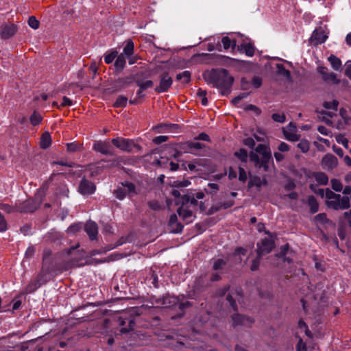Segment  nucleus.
Wrapping results in <instances>:
<instances>
[{
  "label": "nucleus",
  "mask_w": 351,
  "mask_h": 351,
  "mask_svg": "<svg viewBox=\"0 0 351 351\" xmlns=\"http://www.w3.org/2000/svg\"><path fill=\"white\" fill-rule=\"evenodd\" d=\"M203 76L208 84L219 89L223 95L230 93L234 78L226 69L213 70Z\"/></svg>",
  "instance_id": "obj_1"
},
{
  "label": "nucleus",
  "mask_w": 351,
  "mask_h": 351,
  "mask_svg": "<svg viewBox=\"0 0 351 351\" xmlns=\"http://www.w3.org/2000/svg\"><path fill=\"white\" fill-rule=\"evenodd\" d=\"M250 160L256 167L267 171L269 169V162L272 160L271 151L265 145L259 144L255 149V152H251Z\"/></svg>",
  "instance_id": "obj_2"
},
{
  "label": "nucleus",
  "mask_w": 351,
  "mask_h": 351,
  "mask_svg": "<svg viewBox=\"0 0 351 351\" xmlns=\"http://www.w3.org/2000/svg\"><path fill=\"white\" fill-rule=\"evenodd\" d=\"M326 205L335 210H344L350 207V198L348 196L341 197L332 191L327 189L326 191Z\"/></svg>",
  "instance_id": "obj_3"
},
{
  "label": "nucleus",
  "mask_w": 351,
  "mask_h": 351,
  "mask_svg": "<svg viewBox=\"0 0 351 351\" xmlns=\"http://www.w3.org/2000/svg\"><path fill=\"white\" fill-rule=\"evenodd\" d=\"M68 254L71 256V259L62 266L64 270H68L75 267H82L85 265L84 262L85 252L83 250L73 247L69 250Z\"/></svg>",
  "instance_id": "obj_4"
},
{
  "label": "nucleus",
  "mask_w": 351,
  "mask_h": 351,
  "mask_svg": "<svg viewBox=\"0 0 351 351\" xmlns=\"http://www.w3.org/2000/svg\"><path fill=\"white\" fill-rule=\"evenodd\" d=\"M111 142L114 147L126 152H131L133 148L136 146L132 140L122 137L112 138Z\"/></svg>",
  "instance_id": "obj_5"
},
{
  "label": "nucleus",
  "mask_w": 351,
  "mask_h": 351,
  "mask_svg": "<svg viewBox=\"0 0 351 351\" xmlns=\"http://www.w3.org/2000/svg\"><path fill=\"white\" fill-rule=\"evenodd\" d=\"M338 159L332 154H326L321 160V165L324 170L330 171L338 166Z\"/></svg>",
  "instance_id": "obj_6"
},
{
  "label": "nucleus",
  "mask_w": 351,
  "mask_h": 351,
  "mask_svg": "<svg viewBox=\"0 0 351 351\" xmlns=\"http://www.w3.org/2000/svg\"><path fill=\"white\" fill-rule=\"evenodd\" d=\"M93 149L99 152L103 155L106 156H113L114 154V150L108 141H97L93 144Z\"/></svg>",
  "instance_id": "obj_7"
},
{
  "label": "nucleus",
  "mask_w": 351,
  "mask_h": 351,
  "mask_svg": "<svg viewBox=\"0 0 351 351\" xmlns=\"http://www.w3.org/2000/svg\"><path fill=\"white\" fill-rule=\"evenodd\" d=\"M328 38V32L322 27L315 29L311 38L310 42L313 45H318L324 43Z\"/></svg>",
  "instance_id": "obj_8"
},
{
  "label": "nucleus",
  "mask_w": 351,
  "mask_h": 351,
  "mask_svg": "<svg viewBox=\"0 0 351 351\" xmlns=\"http://www.w3.org/2000/svg\"><path fill=\"white\" fill-rule=\"evenodd\" d=\"M95 184L84 178L80 181L77 189L78 192L83 195H92L95 192Z\"/></svg>",
  "instance_id": "obj_9"
},
{
  "label": "nucleus",
  "mask_w": 351,
  "mask_h": 351,
  "mask_svg": "<svg viewBox=\"0 0 351 351\" xmlns=\"http://www.w3.org/2000/svg\"><path fill=\"white\" fill-rule=\"evenodd\" d=\"M317 72L322 75V80L326 83L339 84L340 82V80L337 78V75L332 72H329L328 69L326 66H318Z\"/></svg>",
  "instance_id": "obj_10"
},
{
  "label": "nucleus",
  "mask_w": 351,
  "mask_h": 351,
  "mask_svg": "<svg viewBox=\"0 0 351 351\" xmlns=\"http://www.w3.org/2000/svg\"><path fill=\"white\" fill-rule=\"evenodd\" d=\"M172 83L171 77L167 73H164L160 75L159 86L155 88V90L158 93L166 92L171 86Z\"/></svg>",
  "instance_id": "obj_11"
},
{
  "label": "nucleus",
  "mask_w": 351,
  "mask_h": 351,
  "mask_svg": "<svg viewBox=\"0 0 351 351\" xmlns=\"http://www.w3.org/2000/svg\"><path fill=\"white\" fill-rule=\"evenodd\" d=\"M274 246L273 241L270 239L265 238L263 239L261 243L257 244V254L261 256L266 254L269 253Z\"/></svg>",
  "instance_id": "obj_12"
},
{
  "label": "nucleus",
  "mask_w": 351,
  "mask_h": 351,
  "mask_svg": "<svg viewBox=\"0 0 351 351\" xmlns=\"http://www.w3.org/2000/svg\"><path fill=\"white\" fill-rule=\"evenodd\" d=\"M178 213L187 223L193 221V213L192 209L187 206V203H182V206L178 209Z\"/></svg>",
  "instance_id": "obj_13"
},
{
  "label": "nucleus",
  "mask_w": 351,
  "mask_h": 351,
  "mask_svg": "<svg viewBox=\"0 0 351 351\" xmlns=\"http://www.w3.org/2000/svg\"><path fill=\"white\" fill-rule=\"evenodd\" d=\"M232 326L234 327L239 326H250L254 322V320L252 318L243 316L240 314H235L232 316Z\"/></svg>",
  "instance_id": "obj_14"
},
{
  "label": "nucleus",
  "mask_w": 351,
  "mask_h": 351,
  "mask_svg": "<svg viewBox=\"0 0 351 351\" xmlns=\"http://www.w3.org/2000/svg\"><path fill=\"white\" fill-rule=\"evenodd\" d=\"M284 135L287 140L290 141H297L299 136L297 134V128L295 124L290 123L283 130Z\"/></svg>",
  "instance_id": "obj_15"
},
{
  "label": "nucleus",
  "mask_w": 351,
  "mask_h": 351,
  "mask_svg": "<svg viewBox=\"0 0 351 351\" xmlns=\"http://www.w3.org/2000/svg\"><path fill=\"white\" fill-rule=\"evenodd\" d=\"M204 147V145L198 142L188 141L182 144V149L184 152L190 153L192 154H197L196 151H198Z\"/></svg>",
  "instance_id": "obj_16"
},
{
  "label": "nucleus",
  "mask_w": 351,
  "mask_h": 351,
  "mask_svg": "<svg viewBox=\"0 0 351 351\" xmlns=\"http://www.w3.org/2000/svg\"><path fill=\"white\" fill-rule=\"evenodd\" d=\"M85 231L90 240H95L98 234V227L95 222L88 221L84 227Z\"/></svg>",
  "instance_id": "obj_17"
},
{
  "label": "nucleus",
  "mask_w": 351,
  "mask_h": 351,
  "mask_svg": "<svg viewBox=\"0 0 351 351\" xmlns=\"http://www.w3.org/2000/svg\"><path fill=\"white\" fill-rule=\"evenodd\" d=\"M16 30L14 23H7L2 27L0 32L1 37L6 39L13 36Z\"/></svg>",
  "instance_id": "obj_18"
},
{
  "label": "nucleus",
  "mask_w": 351,
  "mask_h": 351,
  "mask_svg": "<svg viewBox=\"0 0 351 351\" xmlns=\"http://www.w3.org/2000/svg\"><path fill=\"white\" fill-rule=\"evenodd\" d=\"M328 60L334 70L339 71L341 69L342 64L341 60L339 58L335 55H330L328 58Z\"/></svg>",
  "instance_id": "obj_19"
},
{
  "label": "nucleus",
  "mask_w": 351,
  "mask_h": 351,
  "mask_svg": "<svg viewBox=\"0 0 351 351\" xmlns=\"http://www.w3.org/2000/svg\"><path fill=\"white\" fill-rule=\"evenodd\" d=\"M122 186L124 187L125 192L129 197H133L134 195L137 194L135 185L132 182H123Z\"/></svg>",
  "instance_id": "obj_20"
},
{
  "label": "nucleus",
  "mask_w": 351,
  "mask_h": 351,
  "mask_svg": "<svg viewBox=\"0 0 351 351\" xmlns=\"http://www.w3.org/2000/svg\"><path fill=\"white\" fill-rule=\"evenodd\" d=\"M191 72L189 71H184L177 74L176 80L180 81L181 83L186 84L191 81Z\"/></svg>",
  "instance_id": "obj_21"
},
{
  "label": "nucleus",
  "mask_w": 351,
  "mask_h": 351,
  "mask_svg": "<svg viewBox=\"0 0 351 351\" xmlns=\"http://www.w3.org/2000/svg\"><path fill=\"white\" fill-rule=\"evenodd\" d=\"M51 143V138L49 132H45L40 138V146L43 149L49 147Z\"/></svg>",
  "instance_id": "obj_22"
},
{
  "label": "nucleus",
  "mask_w": 351,
  "mask_h": 351,
  "mask_svg": "<svg viewBox=\"0 0 351 351\" xmlns=\"http://www.w3.org/2000/svg\"><path fill=\"white\" fill-rule=\"evenodd\" d=\"M315 181L321 185H326L328 182V178L325 173L318 172L314 174Z\"/></svg>",
  "instance_id": "obj_23"
},
{
  "label": "nucleus",
  "mask_w": 351,
  "mask_h": 351,
  "mask_svg": "<svg viewBox=\"0 0 351 351\" xmlns=\"http://www.w3.org/2000/svg\"><path fill=\"white\" fill-rule=\"evenodd\" d=\"M116 58L117 59L114 62V66L117 70L121 71L126 63L125 56H124V54H120L119 56L117 55Z\"/></svg>",
  "instance_id": "obj_24"
},
{
  "label": "nucleus",
  "mask_w": 351,
  "mask_h": 351,
  "mask_svg": "<svg viewBox=\"0 0 351 351\" xmlns=\"http://www.w3.org/2000/svg\"><path fill=\"white\" fill-rule=\"evenodd\" d=\"M134 53V43L131 40L127 41L126 45L123 49V51L121 54H124V56L129 58Z\"/></svg>",
  "instance_id": "obj_25"
},
{
  "label": "nucleus",
  "mask_w": 351,
  "mask_h": 351,
  "mask_svg": "<svg viewBox=\"0 0 351 351\" xmlns=\"http://www.w3.org/2000/svg\"><path fill=\"white\" fill-rule=\"evenodd\" d=\"M176 299L170 296H165L162 298L158 302L165 308L171 306L176 303Z\"/></svg>",
  "instance_id": "obj_26"
},
{
  "label": "nucleus",
  "mask_w": 351,
  "mask_h": 351,
  "mask_svg": "<svg viewBox=\"0 0 351 351\" xmlns=\"http://www.w3.org/2000/svg\"><path fill=\"white\" fill-rule=\"evenodd\" d=\"M308 204L312 213H315L318 211L319 205L314 196L311 195L308 197Z\"/></svg>",
  "instance_id": "obj_27"
},
{
  "label": "nucleus",
  "mask_w": 351,
  "mask_h": 351,
  "mask_svg": "<svg viewBox=\"0 0 351 351\" xmlns=\"http://www.w3.org/2000/svg\"><path fill=\"white\" fill-rule=\"evenodd\" d=\"M241 50L250 57L254 56L255 52L254 47L251 43H246L241 46Z\"/></svg>",
  "instance_id": "obj_28"
},
{
  "label": "nucleus",
  "mask_w": 351,
  "mask_h": 351,
  "mask_svg": "<svg viewBox=\"0 0 351 351\" xmlns=\"http://www.w3.org/2000/svg\"><path fill=\"white\" fill-rule=\"evenodd\" d=\"M221 43L224 49H233L236 45L234 40H232L228 36L223 37Z\"/></svg>",
  "instance_id": "obj_29"
},
{
  "label": "nucleus",
  "mask_w": 351,
  "mask_h": 351,
  "mask_svg": "<svg viewBox=\"0 0 351 351\" xmlns=\"http://www.w3.org/2000/svg\"><path fill=\"white\" fill-rule=\"evenodd\" d=\"M40 286L39 280L30 282L25 288V293H29L36 290Z\"/></svg>",
  "instance_id": "obj_30"
},
{
  "label": "nucleus",
  "mask_w": 351,
  "mask_h": 351,
  "mask_svg": "<svg viewBox=\"0 0 351 351\" xmlns=\"http://www.w3.org/2000/svg\"><path fill=\"white\" fill-rule=\"evenodd\" d=\"M43 120L42 116L37 112H34L31 115L29 121L32 125H37L41 123Z\"/></svg>",
  "instance_id": "obj_31"
},
{
  "label": "nucleus",
  "mask_w": 351,
  "mask_h": 351,
  "mask_svg": "<svg viewBox=\"0 0 351 351\" xmlns=\"http://www.w3.org/2000/svg\"><path fill=\"white\" fill-rule=\"evenodd\" d=\"M297 147L302 153H306L309 150L310 143L307 140L302 139L298 143Z\"/></svg>",
  "instance_id": "obj_32"
},
{
  "label": "nucleus",
  "mask_w": 351,
  "mask_h": 351,
  "mask_svg": "<svg viewBox=\"0 0 351 351\" xmlns=\"http://www.w3.org/2000/svg\"><path fill=\"white\" fill-rule=\"evenodd\" d=\"M135 82L136 84L139 86V88L143 90H145L148 88H151L154 85V83L152 80H147L146 82H143L139 79H136Z\"/></svg>",
  "instance_id": "obj_33"
},
{
  "label": "nucleus",
  "mask_w": 351,
  "mask_h": 351,
  "mask_svg": "<svg viewBox=\"0 0 351 351\" xmlns=\"http://www.w3.org/2000/svg\"><path fill=\"white\" fill-rule=\"evenodd\" d=\"M128 102V98L125 96L120 95L117 97L116 101L114 104V106L116 108L125 107Z\"/></svg>",
  "instance_id": "obj_34"
},
{
  "label": "nucleus",
  "mask_w": 351,
  "mask_h": 351,
  "mask_svg": "<svg viewBox=\"0 0 351 351\" xmlns=\"http://www.w3.org/2000/svg\"><path fill=\"white\" fill-rule=\"evenodd\" d=\"M277 73L278 74L285 77L286 78H290V72L286 69L283 64H277Z\"/></svg>",
  "instance_id": "obj_35"
},
{
  "label": "nucleus",
  "mask_w": 351,
  "mask_h": 351,
  "mask_svg": "<svg viewBox=\"0 0 351 351\" xmlns=\"http://www.w3.org/2000/svg\"><path fill=\"white\" fill-rule=\"evenodd\" d=\"M114 195L119 200H123L125 195H127L125 190L124 187L122 186V187H119L114 191Z\"/></svg>",
  "instance_id": "obj_36"
},
{
  "label": "nucleus",
  "mask_w": 351,
  "mask_h": 351,
  "mask_svg": "<svg viewBox=\"0 0 351 351\" xmlns=\"http://www.w3.org/2000/svg\"><path fill=\"white\" fill-rule=\"evenodd\" d=\"M234 155L242 162H246L247 160V152L245 149H240Z\"/></svg>",
  "instance_id": "obj_37"
},
{
  "label": "nucleus",
  "mask_w": 351,
  "mask_h": 351,
  "mask_svg": "<svg viewBox=\"0 0 351 351\" xmlns=\"http://www.w3.org/2000/svg\"><path fill=\"white\" fill-rule=\"evenodd\" d=\"M335 139L337 142L341 144L345 148L348 149L349 147L348 140L342 134L336 136Z\"/></svg>",
  "instance_id": "obj_38"
},
{
  "label": "nucleus",
  "mask_w": 351,
  "mask_h": 351,
  "mask_svg": "<svg viewBox=\"0 0 351 351\" xmlns=\"http://www.w3.org/2000/svg\"><path fill=\"white\" fill-rule=\"evenodd\" d=\"M331 186L332 189L335 191L340 192L343 189V186L341 182L337 179H332L331 180Z\"/></svg>",
  "instance_id": "obj_39"
},
{
  "label": "nucleus",
  "mask_w": 351,
  "mask_h": 351,
  "mask_svg": "<svg viewBox=\"0 0 351 351\" xmlns=\"http://www.w3.org/2000/svg\"><path fill=\"white\" fill-rule=\"evenodd\" d=\"M117 51H112L110 53L107 54L104 57V61L106 64H110L112 63L115 58L117 56Z\"/></svg>",
  "instance_id": "obj_40"
},
{
  "label": "nucleus",
  "mask_w": 351,
  "mask_h": 351,
  "mask_svg": "<svg viewBox=\"0 0 351 351\" xmlns=\"http://www.w3.org/2000/svg\"><path fill=\"white\" fill-rule=\"evenodd\" d=\"M82 227V224L81 223L72 224L67 228L66 231L68 233H75L78 232Z\"/></svg>",
  "instance_id": "obj_41"
},
{
  "label": "nucleus",
  "mask_w": 351,
  "mask_h": 351,
  "mask_svg": "<svg viewBox=\"0 0 351 351\" xmlns=\"http://www.w3.org/2000/svg\"><path fill=\"white\" fill-rule=\"evenodd\" d=\"M249 93H241L238 95L237 97L232 99V102L234 105H238L241 100L244 98H246L248 96Z\"/></svg>",
  "instance_id": "obj_42"
},
{
  "label": "nucleus",
  "mask_w": 351,
  "mask_h": 351,
  "mask_svg": "<svg viewBox=\"0 0 351 351\" xmlns=\"http://www.w3.org/2000/svg\"><path fill=\"white\" fill-rule=\"evenodd\" d=\"M339 102L337 100L332 101H325L324 103V107L326 109H336L338 106Z\"/></svg>",
  "instance_id": "obj_43"
},
{
  "label": "nucleus",
  "mask_w": 351,
  "mask_h": 351,
  "mask_svg": "<svg viewBox=\"0 0 351 351\" xmlns=\"http://www.w3.org/2000/svg\"><path fill=\"white\" fill-rule=\"evenodd\" d=\"M271 117L276 122L284 123L285 121V115L284 114L274 113Z\"/></svg>",
  "instance_id": "obj_44"
},
{
  "label": "nucleus",
  "mask_w": 351,
  "mask_h": 351,
  "mask_svg": "<svg viewBox=\"0 0 351 351\" xmlns=\"http://www.w3.org/2000/svg\"><path fill=\"white\" fill-rule=\"evenodd\" d=\"M298 327L301 331L304 330L306 336L311 337L310 330L308 329L306 324L304 322L300 320L298 323Z\"/></svg>",
  "instance_id": "obj_45"
},
{
  "label": "nucleus",
  "mask_w": 351,
  "mask_h": 351,
  "mask_svg": "<svg viewBox=\"0 0 351 351\" xmlns=\"http://www.w3.org/2000/svg\"><path fill=\"white\" fill-rule=\"evenodd\" d=\"M66 147L68 152H75L80 148V145L76 143H69L66 144Z\"/></svg>",
  "instance_id": "obj_46"
},
{
  "label": "nucleus",
  "mask_w": 351,
  "mask_h": 351,
  "mask_svg": "<svg viewBox=\"0 0 351 351\" xmlns=\"http://www.w3.org/2000/svg\"><path fill=\"white\" fill-rule=\"evenodd\" d=\"M219 190V186L215 183L208 184V189H206L207 193H216Z\"/></svg>",
  "instance_id": "obj_47"
},
{
  "label": "nucleus",
  "mask_w": 351,
  "mask_h": 351,
  "mask_svg": "<svg viewBox=\"0 0 351 351\" xmlns=\"http://www.w3.org/2000/svg\"><path fill=\"white\" fill-rule=\"evenodd\" d=\"M226 264L225 261L223 259H217L215 261L213 264V269L218 270L223 267V266Z\"/></svg>",
  "instance_id": "obj_48"
},
{
  "label": "nucleus",
  "mask_w": 351,
  "mask_h": 351,
  "mask_svg": "<svg viewBox=\"0 0 351 351\" xmlns=\"http://www.w3.org/2000/svg\"><path fill=\"white\" fill-rule=\"evenodd\" d=\"M168 138L167 136H158L154 138L153 142L156 144H160L166 142Z\"/></svg>",
  "instance_id": "obj_49"
},
{
  "label": "nucleus",
  "mask_w": 351,
  "mask_h": 351,
  "mask_svg": "<svg viewBox=\"0 0 351 351\" xmlns=\"http://www.w3.org/2000/svg\"><path fill=\"white\" fill-rule=\"evenodd\" d=\"M7 230V222L4 217L0 213V232H3Z\"/></svg>",
  "instance_id": "obj_50"
},
{
  "label": "nucleus",
  "mask_w": 351,
  "mask_h": 351,
  "mask_svg": "<svg viewBox=\"0 0 351 351\" xmlns=\"http://www.w3.org/2000/svg\"><path fill=\"white\" fill-rule=\"evenodd\" d=\"M239 180L241 182H245L247 180L246 172L244 169L239 167Z\"/></svg>",
  "instance_id": "obj_51"
},
{
  "label": "nucleus",
  "mask_w": 351,
  "mask_h": 351,
  "mask_svg": "<svg viewBox=\"0 0 351 351\" xmlns=\"http://www.w3.org/2000/svg\"><path fill=\"white\" fill-rule=\"evenodd\" d=\"M278 149V151L280 152H288L289 150V146L287 143H286L285 142H282L279 145Z\"/></svg>",
  "instance_id": "obj_52"
},
{
  "label": "nucleus",
  "mask_w": 351,
  "mask_h": 351,
  "mask_svg": "<svg viewBox=\"0 0 351 351\" xmlns=\"http://www.w3.org/2000/svg\"><path fill=\"white\" fill-rule=\"evenodd\" d=\"M195 140H200L204 141H210V137L208 134L204 132L200 133L197 137L195 138Z\"/></svg>",
  "instance_id": "obj_53"
},
{
  "label": "nucleus",
  "mask_w": 351,
  "mask_h": 351,
  "mask_svg": "<svg viewBox=\"0 0 351 351\" xmlns=\"http://www.w3.org/2000/svg\"><path fill=\"white\" fill-rule=\"evenodd\" d=\"M243 143L250 148H253L255 145L254 140L252 138H247L244 139Z\"/></svg>",
  "instance_id": "obj_54"
},
{
  "label": "nucleus",
  "mask_w": 351,
  "mask_h": 351,
  "mask_svg": "<svg viewBox=\"0 0 351 351\" xmlns=\"http://www.w3.org/2000/svg\"><path fill=\"white\" fill-rule=\"evenodd\" d=\"M260 257L261 256H258V258H256V259H254L252 262V264L251 265V270L252 271H256L258 269V266H259V263H260Z\"/></svg>",
  "instance_id": "obj_55"
},
{
  "label": "nucleus",
  "mask_w": 351,
  "mask_h": 351,
  "mask_svg": "<svg viewBox=\"0 0 351 351\" xmlns=\"http://www.w3.org/2000/svg\"><path fill=\"white\" fill-rule=\"evenodd\" d=\"M73 104V101L69 98L64 96L62 98V103L61 104L60 106L61 107L71 106Z\"/></svg>",
  "instance_id": "obj_56"
},
{
  "label": "nucleus",
  "mask_w": 351,
  "mask_h": 351,
  "mask_svg": "<svg viewBox=\"0 0 351 351\" xmlns=\"http://www.w3.org/2000/svg\"><path fill=\"white\" fill-rule=\"evenodd\" d=\"M227 300L229 302L230 306H232V309L234 311L237 310V304L234 300H233L232 296L230 295H228L226 298Z\"/></svg>",
  "instance_id": "obj_57"
},
{
  "label": "nucleus",
  "mask_w": 351,
  "mask_h": 351,
  "mask_svg": "<svg viewBox=\"0 0 351 351\" xmlns=\"http://www.w3.org/2000/svg\"><path fill=\"white\" fill-rule=\"evenodd\" d=\"M298 351H306V347L302 339H300L297 345Z\"/></svg>",
  "instance_id": "obj_58"
},
{
  "label": "nucleus",
  "mask_w": 351,
  "mask_h": 351,
  "mask_svg": "<svg viewBox=\"0 0 351 351\" xmlns=\"http://www.w3.org/2000/svg\"><path fill=\"white\" fill-rule=\"evenodd\" d=\"M252 84L255 88H258L262 84V80L259 77H254L252 79Z\"/></svg>",
  "instance_id": "obj_59"
},
{
  "label": "nucleus",
  "mask_w": 351,
  "mask_h": 351,
  "mask_svg": "<svg viewBox=\"0 0 351 351\" xmlns=\"http://www.w3.org/2000/svg\"><path fill=\"white\" fill-rule=\"evenodd\" d=\"M0 209L10 213L13 211V208L8 204H0Z\"/></svg>",
  "instance_id": "obj_60"
},
{
  "label": "nucleus",
  "mask_w": 351,
  "mask_h": 351,
  "mask_svg": "<svg viewBox=\"0 0 351 351\" xmlns=\"http://www.w3.org/2000/svg\"><path fill=\"white\" fill-rule=\"evenodd\" d=\"M345 75L351 80V63L349 62L346 64Z\"/></svg>",
  "instance_id": "obj_61"
},
{
  "label": "nucleus",
  "mask_w": 351,
  "mask_h": 351,
  "mask_svg": "<svg viewBox=\"0 0 351 351\" xmlns=\"http://www.w3.org/2000/svg\"><path fill=\"white\" fill-rule=\"evenodd\" d=\"M317 130L319 133L326 136L329 135L330 133V132L325 126L323 125L318 126Z\"/></svg>",
  "instance_id": "obj_62"
},
{
  "label": "nucleus",
  "mask_w": 351,
  "mask_h": 351,
  "mask_svg": "<svg viewBox=\"0 0 351 351\" xmlns=\"http://www.w3.org/2000/svg\"><path fill=\"white\" fill-rule=\"evenodd\" d=\"M182 203H187V206L190 204L189 208L191 206L195 207L197 205V201L194 198H192L191 199H187L184 200Z\"/></svg>",
  "instance_id": "obj_63"
},
{
  "label": "nucleus",
  "mask_w": 351,
  "mask_h": 351,
  "mask_svg": "<svg viewBox=\"0 0 351 351\" xmlns=\"http://www.w3.org/2000/svg\"><path fill=\"white\" fill-rule=\"evenodd\" d=\"M332 149L334 152L340 157H343V151L341 148L333 146Z\"/></svg>",
  "instance_id": "obj_64"
}]
</instances>
